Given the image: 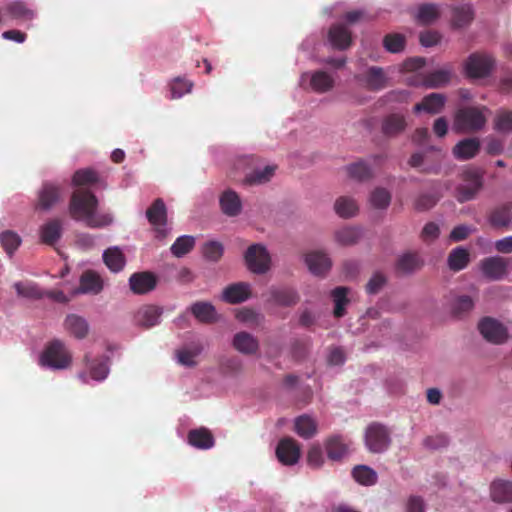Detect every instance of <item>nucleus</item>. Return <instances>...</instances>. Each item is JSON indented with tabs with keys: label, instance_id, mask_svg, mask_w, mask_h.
<instances>
[{
	"label": "nucleus",
	"instance_id": "obj_1",
	"mask_svg": "<svg viewBox=\"0 0 512 512\" xmlns=\"http://www.w3.org/2000/svg\"><path fill=\"white\" fill-rule=\"evenodd\" d=\"M98 199L93 192L78 188L71 196L69 213L76 221H83L88 227L100 228L109 225L112 217L108 214H96Z\"/></svg>",
	"mask_w": 512,
	"mask_h": 512
},
{
	"label": "nucleus",
	"instance_id": "obj_2",
	"mask_svg": "<svg viewBox=\"0 0 512 512\" xmlns=\"http://www.w3.org/2000/svg\"><path fill=\"white\" fill-rule=\"evenodd\" d=\"M485 170L480 167L470 166L460 173L461 183L455 189V198L464 203L477 197L484 187Z\"/></svg>",
	"mask_w": 512,
	"mask_h": 512
},
{
	"label": "nucleus",
	"instance_id": "obj_3",
	"mask_svg": "<svg viewBox=\"0 0 512 512\" xmlns=\"http://www.w3.org/2000/svg\"><path fill=\"white\" fill-rule=\"evenodd\" d=\"M40 362L53 369H65L72 362L71 353L64 343L58 339L51 341L43 351Z\"/></svg>",
	"mask_w": 512,
	"mask_h": 512
},
{
	"label": "nucleus",
	"instance_id": "obj_4",
	"mask_svg": "<svg viewBox=\"0 0 512 512\" xmlns=\"http://www.w3.org/2000/svg\"><path fill=\"white\" fill-rule=\"evenodd\" d=\"M486 124L482 111L475 107H466L456 112L454 129L460 133H471L481 130Z\"/></svg>",
	"mask_w": 512,
	"mask_h": 512
},
{
	"label": "nucleus",
	"instance_id": "obj_5",
	"mask_svg": "<svg viewBox=\"0 0 512 512\" xmlns=\"http://www.w3.org/2000/svg\"><path fill=\"white\" fill-rule=\"evenodd\" d=\"M365 445L372 453H382L391 445L389 429L380 424L372 423L366 428Z\"/></svg>",
	"mask_w": 512,
	"mask_h": 512
},
{
	"label": "nucleus",
	"instance_id": "obj_6",
	"mask_svg": "<svg viewBox=\"0 0 512 512\" xmlns=\"http://www.w3.org/2000/svg\"><path fill=\"white\" fill-rule=\"evenodd\" d=\"M248 269L255 274H264L270 269L271 258L262 244H252L244 254Z\"/></svg>",
	"mask_w": 512,
	"mask_h": 512
},
{
	"label": "nucleus",
	"instance_id": "obj_7",
	"mask_svg": "<svg viewBox=\"0 0 512 512\" xmlns=\"http://www.w3.org/2000/svg\"><path fill=\"white\" fill-rule=\"evenodd\" d=\"M512 266V261L500 256L484 258L480 262V268L483 275L491 281L504 279Z\"/></svg>",
	"mask_w": 512,
	"mask_h": 512
},
{
	"label": "nucleus",
	"instance_id": "obj_8",
	"mask_svg": "<svg viewBox=\"0 0 512 512\" xmlns=\"http://www.w3.org/2000/svg\"><path fill=\"white\" fill-rule=\"evenodd\" d=\"M494 59L484 53H473L465 62V72L469 78H483L490 74Z\"/></svg>",
	"mask_w": 512,
	"mask_h": 512
},
{
	"label": "nucleus",
	"instance_id": "obj_9",
	"mask_svg": "<svg viewBox=\"0 0 512 512\" xmlns=\"http://www.w3.org/2000/svg\"><path fill=\"white\" fill-rule=\"evenodd\" d=\"M146 217L151 225L155 227L156 237L163 239L167 236L165 226L167 224V208L161 198H157L146 211Z\"/></svg>",
	"mask_w": 512,
	"mask_h": 512
},
{
	"label": "nucleus",
	"instance_id": "obj_10",
	"mask_svg": "<svg viewBox=\"0 0 512 512\" xmlns=\"http://www.w3.org/2000/svg\"><path fill=\"white\" fill-rule=\"evenodd\" d=\"M481 335L489 342L502 344L508 340L507 328L499 321L486 317L478 325Z\"/></svg>",
	"mask_w": 512,
	"mask_h": 512
},
{
	"label": "nucleus",
	"instance_id": "obj_11",
	"mask_svg": "<svg viewBox=\"0 0 512 512\" xmlns=\"http://www.w3.org/2000/svg\"><path fill=\"white\" fill-rule=\"evenodd\" d=\"M355 79L369 91H380L387 86L388 77L381 67L371 66Z\"/></svg>",
	"mask_w": 512,
	"mask_h": 512
},
{
	"label": "nucleus",
	"instance_id": "obj_12",
	"mask_svg": "<svg viewBox=\"0 0 512 512\" xmlns=\"http://www.w3.org/2000/svg\"><path fill=\"white\" fill-rule=\"evenodd\" d=\"M157 283V276L150 271L135 272L129 278L130 290L136 295H143L153 291Z\"/></svg>",
	"mask_w": 512,
	"mask_h": 512
},
{
	"label": "nucleus",
	"instance_id": "obj_13",
	"mask_svg": "<svg viewBox=\"0 0 512 512\" xmlns=\"http://www.w3.org/2000/svg\"><path fill=\"white\" fill-rule=\"evenodd\" d=\"M276 456L284 465H294L300 458V447L292 438H283L276 447Z\"/></svg>",
	"mask_w": 512,
	"mask_h": 512
},
{
	"label": "nucleus",
	"instance_id": "obj_14",
	"mask_svg": "<svg viewBox=\"0 0 512 512\" xmlns=\"http://www.w3.org/2000/svg\"><path fill=\"white\" fill-rule=\"evenodd\" d=\"M406 127V117L399 112L387 114L381 121V132L388 138L397 137L405 131Z\"/></svg>",
	"mask_w": 512,
	"mask_h": 512
},
{
	"label": "nucleus",
	"instance_id": "obj_15",
	"mask_svg": "<svg viewBox=\"0 0 512 512\" xmlns=\"http://www.w3.org/2000/svg\"><path fill=\"white\" fill-rule=\"evenodd\" d=\"M162 312V309L156 305H144L135 313L134 321L137 326L149 329L159 324Z\"/></svg>",
	"mask_w": 512,
	"mask_h": 512
},
{
	"label": "nucleus",
	"instance_id": "obj_16",
	"mask_svg": "<svg viewBox=\"0 0 512 512\" xmlns=\"http://www.w3.org/2000/svg\"><path fill=\"white\" fill-rule=\"evenodd\" d=\"M328 39L332 47L337 50H346L352 44L351 31L344 24H334L328 32Z\"/></svg>",
	"mask_w": 512,
	"mask_h": 512
},
{
	"label": "nucleus",
	"instance_id": "obj_17",
	"mask_svg": "<svg viewBox=\"0 0 512 512\" xmlns=\"http://www.w3.org/2000/svg\"><path fill=\"white\" fill-rule=\"evenodd\" d=\"M489 223L496 229L509 230L512 228L511 205L502 204L491 210L488 216Z\"/></svg>",
	"mask_w": 512,
	"mask_h": 512
},
{
	"label": "nucleus",
	"instance_id": "obj_18",
	"mask_svg": "<svg viewBox=\"0 0 512 512\" xmlns=\"http://www.w3.org/2000/svg\"><path fill=\"white\" fill-rule=\"evenodd\" d=\"M480 147L481 144L478 138H465L453 147L452 153L458 160H469L479 153Z\"/></svg>",
	"mask_w": 512,
	"mask_h": 512
},
{
	"label": "nucleus",
	"instance_id": "obj_19",
	"mask_svg": "<svg viewBox=\"0 0 512 512\" xmlns=\"http://www.w3.org/2000/svg\"><path fill=\"white\" fill-rule=\"evenodd\" d=\"M250 295V285L245 282H238L227 286L223 290L222 299L227 303L237 304L246 301Z\"/></svg>",
	"mask_w": 512,
	"mask_h": 512
},
{
	"label": "nucleus",
	"instance_id": "obj_20",
	"mask_svg": "<svg viewBox=\"0 0 512 512\" xmlns=\"http://www.w3.org/2000/svg\"><path fill=\"white\" fill-rule=\"evenodd\" d=\"M187 440L191 446L201 450L210 449L215 444L213 434L205 427L190 430L187 435Z\"/></svg>",
	"mask_w": 512,
	"mask_h": 512
},
{
	"label": "nucleus",
	"instance_id": "obj_21",
	"mask_svg": "<svg viewBox=\"0 0 512 512\" xmlns=\"http://www.w3.org/2000/svg\"><path fill=\"white\" fill-rule=\"evenodd\" d=\"M233 347L244 355H254L259 349V341L252 334L241 331L234 335Z\"/></svg>",
	"mask_w": 512,
	"mask_h": 512
},
{
	"label": "nucleus",
	"instance_id": "obj_22",
	"mask_svg": "<svg viewBox=\"0 0 512 512\" xmlns=\"http://www.w3.org/2000/svg\"><path fill=\"white\" fill-rule=\"evenodd\" d=\"M445 102V95L441 93H431L414 106V112L418 113L424 111L429 114H438L444 108Z\"/></svg>",
	"mask_w": 512,
	"mask_h": 512
},
{
	"label": "nucleus",
	"instance_id": "obj_23",
	"mask_svg": "<svg viewBox=\"0 0 512 512\" xmlns=\"http://www.w3.org/2000/svg\"><path fill=\"white\" fill-rule=\"evenodd\" d=\"M305 262L314 275H324L332 265L327 254L320 251L308 253L305 257Z\"/></svg>",
	"mask_w": 512,
	"mask_h": 512
},
{
	"label": "nucleus",
	"instance_id": "obj_24",
	"mask_svg": "<svg viewBox=\"0 0 512 512\" xmlns=\"http://www.w3.org/2000/svg\"><path fill=\"white\" fill-rule=\"evenodd\" d=\"M222 212L230 217L240 214L242 202L239 195L233 190L224 191L219 199Z\"/></svg>",
	"mask_w": 512,
	"mask_h": 512
},
{
	"label": "nucleus",
	"instance_id": "obj_25",
	"mask_svg": "<svg viewBox=\"0 0 512 512\" xmlns=\"http://www.w3.org/2000/svg\"><path fill=\"white\" fill-rule=\"evenodd\" d=\"M423 259L417 252H406L396 262V270L403 274H411L422 268Z\"/></svg>",
	"mask_w": 512,
	"mask_h": 512
},
{
	"label": "nucleus",
	"instance_id": "obj_26",
	"mask_svg": "<svg viewBox=\"0 0 512 512\" xmlns=\"http://www.w3.org/2000/svg\"><path fill=\"white\" fill-rule=\"evenodd\" d=\"M294 430L301 438L310 439L317 434L318 424L314 418L303 414L295 418Z\"/></svg>",
	"mask_w": 512,
	"mask_h": 512
},
{
	"label": "nucleus",
	"instance_id": "obj_27",
	"mask_svg": "<svg viewBox=\"0 0 512 512\" xmlns=\"http://www.w3.org/2000/svg\"><path fill=\"white\" fill-rule=\"evenodd\" d=\"M61 188L52 183H45L39 192L38 207L44 210L51 208L61 199Z\"/></svg>",
	"mask_w": 512,
	"mask_h": 512
},
{
	"label": "nucleus",
	"instance_id": "obj_28",
	"mask_svg": "<svg viewBox=\"0 0 512 512\" xmlns=\"http://www.w3.org/2000/svg\"><path fill=\"white\" fill-rule=\"evenodd\" d=\"M65 329L77 339H83L89 332L87 321L76 314H69L64 321Z\"/></svg>",
	"mask_w": 512,
	"mask_h": 512
},
{
	"label": "nucleus",
	"instance_id": "obj_29",
	"mask_svg": "<svg viewBox=\"0 0 512 512\" xmlns=\"http://www.w3.org/2000/svg\"><path fill=\"white\" fill-rule=\"evenodd\" d=\"M451 72L449 70H435L428 73L423 78L413 82L414 85H424L428 88H438L444 86L450 81Z\"/></svg>",
	"mask_w": 512,
	"mask_h": 512
},
{
	"label": "nucleus",
	"instance_id": "obj_30",
	"mask_svg": "<svg viewBox=\"0 0 512 512\" xmlns=\"http://www.w3.org/2000/svg\"><path fill=\"white\" fill-rule=\"evenodd\" d=\"M102 289V280L96 272L88 270L81 275L79 292L98 294Z\"/></svg>",
	"mask_w": 512,
	"mask_h": 512
},
{
	"label": "nucleus",
	"instance_id": "obj_31",
	"mask_svg": "<svg viewBox=\"0 0 512 512\" xmlns=\"http://www.w3.org/2000/svg\"><path fill=\"white\" fill-rule=\"evenodd\" d=\"M272 301L284 307L294 306L299 301L298 293L292 288H271Z\"/></svg>",
	"mask_w": 512,
	"mask_h": 512
},
{
	"label": "nucleus",
	"instance_id": "obj_32",
	"mask_svg": "<svg viewBox=\"0 0 512 512\" xmlns=\"http://www.w3.org/2000/svg\"><path fill=\"white\" fill-rule=\"evenodd\" d=\"M194 317L202 323H213L217 319L215 307L209 302L198 301L190 307Z\"/></svg>",
	"mask_w": 512,
	"mask_h": 512
},
{
	"label": "nucleus",
	"instance_id": "obj_33",
	"mask_svg": "<svg viewBox=\"0 0 512 512\" xmlns=\"http://www.w3.org/2000/svg\"><path fill=\"white\" fill-rule=\"evenodd\" d=\"M41 240L48 245H54L62 235V223L59 219H53L41 227Z\"/></svg>",
	"mask_w": 512,
	"mask_h": 512
},
{
	"label": "nucleus",
	"instance_id": "obj_34",
	"mask_svg": "<svg viewBox=\"0 0 512 512\" xmlns=\"http://www.w3.org/2000/svg\"><path fill=\"white\" fill-rule=\"evenodd\" d=\"M90 373V377L96 381L104 380L109 374L108 358L101 357L89 360V356L86 355L84 358Z\"/></svg>",
	"mask_w": 512,
	"mask_h": 512
},
{
	"label": "nucleus",
	"instance_id": "obj_35",
	"mask_svg": "<svg viewBox=\"0 0 512 512\" xmlns=\"http://www.w3.org/2000/svg\"><path fill=\"white\" fill-rule=\"evenodd\" d=\"M491 497L493 501L504 503L512 502V482L496 480L491 484Z\"/></svg>",
	"mask_w": 512,
	"mask_h": 512
},
{
	"label": "nucleus",
	"instance_id": "obj_36",
	"mask_svg": "<svg viewBox=\"0 0 512 512\" xmlns=\"http://www.w3.org/2000/svg\"><path fill=\"white\" fill-rule=\"evenodd\" d=\"M103 261L112 272H119L125 266V256L118 247H111L104 251Z\"/></svg>",
	"mask_w": 512,
	"mask_h": 512
},
{
	"label": "nucleus",
	"instance_id": "obj_37",
	"mask_svg": "<svg viewBox=\"0 0 512 512\" xmlns=\"http://www.w3.org/2000/svg\"><path fill=\"white\" fill-rule=\"evenodd\" d=\"M310 85L315 92L325 93L334 86V79L325 71H316L311 75Z\"/></svg>",
	"mask_w": 512,
	"mask_h": 512
},
{
	"label": "nucleus",
	"instance_id": "obj_38",
	"mask_svg": "<svg viewBox=\"0 0 512 512\" xmlns=\"http://www.w3.org/2000/svg\"><path fill=\"white\" fill-rule=\"evenodd\" d=\"M4 12L16 20H30L34 17V13L32 10L28 9L26 4L22 1H13L8 3Z\"/></svg>",
	"mask_w": 512,
	"mask_h": 512
},
{
	"label": "nucleus",
	"instance_id": "obj_39",
	"mask_svg": "<svg viewBox=\"0 0 512 512\" xmlns=\"http://www.w3.org/2000/svg\"><path fill=\"white\" fill-rule=\"evenodd\" d=\"M469 261V252L463 247L453 249L448 256V266L453 271L463 270Z\"/></svg>",
	"mask_w": 512,
	"mask_h": 512
},
{
	"label": "nucleus",
	"instance_id": "obj_40",
	"mask_svg": "<svg viewBox=\"0 0 512 512\" xmlns=\"http://www.w3.org/2000/svg\"><path fill=\"white\" fill-rule=\"evenodd\" d=\"M336 213L341 218H351L358 213V205L356 201L347 196L339 197L334 205Z\"/></svg>",
	"mask_w": 512,
	"mask_h": 512
},
{
	"label": "nucleus",
	"instance_id": "obj_41",
	"mask_svg": "<svg viewBox=\"0 0 512 512\" xmlns=\"http://www.w3.org/2000/svg\"><path fill=\"white\" fill-rule=\"evenodd\" d=\"M361 229L357 227H343L335 232L336 241L343 246L356 244L361 238Z\"/></svg>",
	"mask_w": 512,
	"mask_h": 512
},
{
	"label": "nucleus",
	"instance_id": "obj_42",
	"mask_svg": "<svg viewBox=\"0 0 512 512\" xmlns=\"http://www.w3.org/2000/svg\"><path fill=\"white\" fill-rule=\"evenodd\" d=\"M349 289L347 287H336L331 292V296L333 298L335 308L333 314L336 318H341L345 315V307L349 303V299L347 297Z\"/></svg>",
	"mask_w": 512,
	"mask_h": 512
},
{
	"label": "nucleus",
	"instance_id": "obj_43",
	"mask_svg": "<svg viewBox=\"0 0 512 512\" xmlns=\"http://www.w3.org/2000/svg\"><path fill=\"white\" fill-rule=\"evenodd\" d=\"M346 171L350 178L358 181H365L372 177L370 166L362 160L346 166Z\"/></svg>",
	"mask_w": 512,
	"mask_h": 512
},
{
	"label": "nucleus",
	"instance_id": "obj_44",
	"mask_svg": "<svg viewBox=\"0 0 512 512\" xmlns=\"http://www.w3.org/2000/svg\"><path fill=\"white\" fill-rule=\"evenodd\" d=\"M195 246V238L190 235H183L176 239L170 250L175 257H183L188 254Z\"/></svg>",
	"mask_w": 512,
	"mask_h": 512
},
{
	"label": "nucleus",
	"instance_id": "obj_45",
	"mask_svg": "<svg viewBox=\"0 0 512 512\" xmlns=\"http://www.w3.org/2000/svg\"><path fill=\"white\" fill-rule=\"evenodd\" d=\"M352 475L354 479L362 485L369 486L377 482L376 472L365 465L356 466L352 471Z\"/></svg>",
	"mask_w": 512,
	"mask_h": 512
},
{
	"label": "nucleus",
	"instance_id": "obj_46",
	"mask_svg": "<svg viewBox=\"0 0 512 512\" xmlns=\"http://www.w3.org/2000/svg\"><path fill=\"white\" fill-rule=\"evenodd\" d=\"M327 456L332 460L341 459L347 452V447L343 443L341 437H331L326 442Z\"/></svg>",
	"mask_w": 512,
	"mask_h": 512
},
{
	"label": "nucleus",
	"instance_id": "obj_47",
	"mask_svg": "<svg viewBox=\"0 0 512 512\" xmlns=\"http://www.w3.org/2000/svg\"><path fill=\"white\" fill-rule=\"evenodd\" d=\"M494 129L500 133H510L512 131V111L501 109L497 111L494 118Z\"/></svg>",
	"mask_w": 512,
	"mask_h": 512
},
{
	"label": "nucleus",
	"instance_id": "obj_48",
	"mask_svg": "<svg viewBox=\"0 0 512 512\" xmlns=\"http://www.w3.org/2000/svg\"><path fill=\"white\" fill-rule=\"evenodd\" d=\"M369 201L376 209H386L390 205L391 194L387 189L377 187L371 192Z\"/></svg>",
	"mask_w": 512,
	"mask_h": 512
},
{
	"label": "nucleus",
	"instance_id": "obj_49",
	"mask_svg": "<svg viewBox=\"0 0 512 512\" xmlns=\"http://www.w3.org/2000/svg\"><path fill=\"white\" fill-rule=\"evenodd\" d=\"M474 301L470 296L462 295L454 299L451 304V312L456 317H462L464 314L472 310Z\"/></svg>",
	"mask_w": 512,
	"mask_h": 512
},
{
	"label": "nucleus",
	"instance_id": "obj_50",
	"mask_svg": "<svg viewBox=\"0 0 512 512\" xmlns=\"http://www.w3.org/2000/svg\"><path fill=\"white\" fill-rule=\"evenodd\" d=\"M14 288L19 296L25 298L40 299L43 297L42 291L32 282H16Z\"/></svg>",
	"mask_w": 512,
	"mask_h": 512
},
{
	"label": "nucleus",
	"instance_id": "obj_51",
	"mask_svg": "<svg viewBox=\"0 0 512 512\" xmlns=\"http://www.w3.org/2000/svg\"><path fill=\"white\" fill-rule=\"evenodd\" d=\"M0 243L6 253L11 256L21 244V238L13 231H4L0 236Z\"/></svg>",
	"mask_w": 512,
	"mask_h": 512
},
{
	"label": "nucleus",
	"instance_id": "obj_52",
	"mask_svg": "<svg viewBox=\"0 0 512 512\" xmlns=\"http://www.w3.org/2000/svg\"><path fill=\"white\" fill-rule=\"evenodd\" d=\"M273 166H266L261 170H254L246 176L245 182L249 185H257L268 182L274 174Z\"/></svg>",
	"mask_w": 512,
	"mask_h": 512
},
{
	"label": "nucleus",
	"instance_id": "obj_53",
	"mask_svg": "<svg viewBox=\"0 0 512 512\" xmlns=\"http://www.w3.org/2000/svg\"><path fill=\"white\" fill-rule=\"evenodd\" d=\"M405 42V37L401 34H387L383 39V46L390 53H399L404 50Z\"/></svg>",
	"mask_w": 512,
	"mask_h": 512
},
{
	"label": "nucleus",
	"instance_id": "obj_54",
	"mask_svg": "<svg viewBox=\"0 0 512 512\" xmlns=\"http://www.w3.org/2000/svg\"><path fill=\"white\" fill-rule=\"evenodd\" d=\"M473 19V12L470 6H461L453 9V24L456 27H463L469 24Z\"/></svg>",
	"mask_w": 512,
	"mask_h": 512
},
{
	"label": "nucleus",
	"instance_id": "obj_55",
	"mask_svg": "<svg viewBox=\"0 0 512 512\" xmlns=\"http://www.w3.org/2000/svg\"><path fill=\"white\" fill-rule=\"evenodd\" d=\"M72 181L75 186L90 185L98 181V175L92 169H80L74 173Z\"/></svg>",
	"mask_w": 512,
	"mask_h": 512
},
{
	"label": "nucleus",
	"instance_id": "obj_56",
	"mask_svg": "<svg viewBox=\"0 0 512 512\" xmlns=\"http://www.w3.org/2000/svg\"><path fill=\"white\" fill-rule=\"evenodd\" d=\"M439 17L438 8L433 4H424L419 7L417 18L422 24H430Z\"/></svg>",
	"mask_w": 512,
	"mask_h": 512
},
{
	"label": "nucleus",
	"instance_id": "obj_57",
	"mask_svg": "<svg viewBox=\"0 0 512 512\" xmlns=\"http://www.w3.org/2000/svg\"><path fill=\"white\" fill-rule=\"evenodd\" d=\"M223 246L217 241H209L203 246V255L210 261H218L223 255Z\"/></svg>",
	"mask_w": 512,
	"mask_h": 512
},
{
	"label": "nucleus",
	"instance_id": "obj_58",
	"mask_svg": "<svg viewBox=\"0 0 512 512\" xmlns=\"http://www.w3.org/2000/svg\"><path fill=\"white\" fill-rule=\"evenodd\" d=\"M386 282V276L381 272H376L372 275V277L366 284V292L370 295L377 294L385 286Z\"/></svg>",
	"mask_w": 512,
	"mask_h": 512
},
{
	"label": "nucleus",
	"instance_id": "obj_59",
	"mask_svg": "<svg viewBox=\"0 0 512 512\" xmlns=\"http://www.w3.org/2000/svg\"><path fill=\"white\" fill-rule=\"evenodd\" d=\"M192 83L182 79L176 78L171 84V95L173 99L180 98L184 94L191 91Z\"/></svg>",
	"mask_w": 512,
	"mask_h": 512
},
{
	"label": "nucleus",
	"instance_id": "obj_60",
	"mask_svg": "<svg viewBox=\"0 0 512 512\" xmlns=\"http://www.w3.org/2000/svg\"><path fill=\"white\" fill-rule=\"evenodd\" d=\"M200 352V348H196L195 350H180L177 353L178 361L184 366L193 367L196 365L195 358L200 354Z\"/></svg>",
	"mask_w": 512,
	"mask_h": 512
},
{
	"label": "nucleus",
	"instance_id": "obj_61",
	"mask_svg": "<svg viewBox=\"0 0 512 512\" xmlns=\"http://www.w3.org/2000/svg\"><path fill=\"white\" fill-rule=\"evenodd\" d=\"M449 440L446 435L439 434L425 438L424 445L430 449H440L448 445Z\"/></svg>",
	"mask_w": 512,
	"mask_h": 512
},
{
	"label": "nucleus",
	"instance_id": "obj_62",
	"mask_svg": "<svg viewBox=\"0 0 512 512\" xmlns=\"http://www.w3.org/2000/svg\"><path fill=\"white\" fill-rule=\"evenodd\" d=\"M473 230L474 229L468 225H458L452 229L450 239L455 242L465 240Z\"/></svg>",
	"mask_w": 512,
	"mask_h": 512
},
{
	"label": "nucleus",
	"instance_id": "obj_63",
	"mask_svg": "<svg viewBox=\"0 0 512 512\" xmlns=\"http://www.w3.org/2000/svg\"><path fill=\"white\" fill-rule=\"evenodd\" d=\"M221 368L225 373H238L242 368V363L239 358L230 357L221 362Z\"/></svg>",
	"mask_w": 512,
	"mask_h": 512
},
{
	"label": "nucleus",
	"instance_id": "obj_64",
	"mask_svg": "<svg viewBox=\"0 0 512 512\" xmlns=\"http://www.w3.org/2000/svg\"><path fill=\"white\" fill-rule=\"evenodd\" d=\"M438 199L432 194H422L416 200V208L418 210H428L434 207Z\"/></svg>",
	"mask_w": 512,
	"mask_h": 512
}]
</instances>
